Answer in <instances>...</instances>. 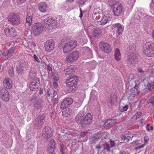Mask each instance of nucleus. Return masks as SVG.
I'll return each mask as SVG.
<instances>
[{
	"label": "nucleus",
	"instance_id": "nucleus-15",
	"mask_svg": "<svg viewBox=\"0 0 154 154\" xmlns=\"http://www.w3.org/2000/svg\"><path fill=\"white\" fill-rule=\"evenodd\" d=\"M52 129L48 126H45L43 130L42 136L45 138L48 139L52 135Z\"/></svg>",
	"mask_w": 154,
	"mask_h": 154
},
{
	"label": "nucleus",
	"instance_id": "nucleus-32",
	"mask_svg": "<svg viewBox=\"0 0 154 154\" xmlns=\"http://www.w3.org/2000/svg\"><path fill=\"white\" fill-rule=\"evenodd\" d=\"M32 16H29L28 14H27L26 18V25L27 26H30L32 24Z\"/></svg>",
	"mask_w": 154,
	"mask_h": 154
},
{
	"label": "nucleus",
	"instance_id": "nucleus-42",
	"mask_svg": "<svg viewBox=\"0 0 154 154\" xmlns=\"http://www.w3.org/2000/svg\"><path fill=\"white\" fill-rule=\"evenodd\" d=\"M147 103L148 104H151L152 106H154V96L149 98L147 100Z\"/></svg>",
	"mask_w": 154,
	"mask_h": 154
},
{
	"label": "nucleus",
	"instance_id": "nucleus-22",
	"mask_svg": "<svg viewBox=\"0 0 154 154\" xmlns=\"http://www.w3.org/2000/svg\"><path fill=\"white\" fill-rule=\"evenodd\" d=\"M38 10L41 12L44 13L47 11V4L45 2H42L38 4Z\"/></svg>",
	"mask_w": 154,
	"mask_h": 154
},
{
	"label": "nucleus",
	"instance_id": "nucleus-53",
	"mask_svg": "<svg viewBox=\"0 0 154 154\" xmlns=\"http://www.w3.org/2000/svg\"><path fill=\"white\" fill-rule=\"evenodd\" d=\"M47 70L50 72H51V73H52V69L51 67L49 64L46 66Z\"/></svg>",
	"mask_w": 154,
	"mask_h": 154
},
{
	"label": "nucleus",
	"instance_id": "nucleus-45",
	"mask_svg": "<svg viewBox=\"0 0 154 154\" xmlns=\"http://www.w3.org/2000/svg\"><path fill=\"white\" fill-rule=\"evenodd\" d=\"M66 149V147L63 144H60V152L62 154H65V151Z\"/></svg>",
	"mask_w": 154,
	"mask_h": 154
},
{
	"label": "nucleus",
	"instance_id": "nucleus-55",
	"mask_svg": "<svg viewBox=\"0 0 154 154\" xmlns=\"http://www.w3.org/2000/svg\"><path fill=\"white\" fill-rule=\"evenodd\" d=\"M53 85L55 89H57L58 85L57 81H54L53 83Z\"/></svg>",
	"mask_w": 154,
	"mask_h": 154
},
{
	"label": "nucleus",
	"instance_id": "nucleus-34",
	"mask_svg": "<svg viewBox=\"0 0 154 154\" xmlns=\"http://www.w3.org/2000/svg\"><path fill=\"white\" fill-rule=\"evenodd\" d=\"M117 100L116 96L112 94L110 95L109 102L110 103L111 105H114L115 103L116 102Z\"/></svg>",
	"mask_w": 154,
	"mask_h": 154
},
{
	"label": "nucleus",
	"instance_id": "nucleus-40",
	"mask_svg": "<svg viewBox=\"0 0 154 154\" xmlns=\"http://www.w3.org/2000/svg\"><path fill=\"white\" fill-rule=\"evenodd\" d=\"M36 72L35 69L34 68H31L29 72L30 75L31 76H34L35 75Z\"/></svg>",
	"mask_w": 154,
	"mask_h": 154
},
{
	"label": "nucleus",
	"instance_id": "nucleus-13",
	"mask_svg": "<svg viewBox=\"0 0 154 154\" xmlns=\"http://www.w3.org/2000/svg\"><path fill=\"white\" fill-rule=\"evenodd\" d=\"M138 58L135 54H130L129 55L127 58V63L131 65L132 66L137 63Z\"/></svg>",
	"mask_w": 154,
	"mask_h": 154
},
{
	"label": "nucleus",
	"instance_id": "nucleus-61",
	"mask_svg": "<svg viewBox=\"0 0 154 154\" xmlns=\"http://www.w3.org/2000/svg\"><path fill=\"white\" fill-rule=\"evenodd\" d=\"M144 139L145 143H146L148 142L149 140L148 137L146 136H145L144 137Z\"/></svg>",
	"mask_w": 154,
	"mask_h": 154
},
{
	"label": "nucleus",
	"instance_id": "nucleus-29",
	"mask_svg": "<svg viewBox=\"0 0 154 154\" xmlns=\"http://www.w3.org/2000/svg\"><path fill=\"white\" fill-rule=\"evenodd\" d=\"M63 109L62 114L63 116L67 117L69 116L71 114L72 111L69 108H66Z\"/></svg>",
	"mask_w": 154,
	"mask_h": 154
},
{
	"label": "nucleus",
	"instance_id": "nucleus-48",
	"mask_svg": "<svg viewBox=\"0 0 154 154\" xmlns=\"http://www.w3.org/2000/svg\"><path fill=\"white\" fill-rule=\"evenodd\" d=\"M97 140V138L95 137H93L90 139V143L91 144L94 143Z\"/></svg>",
	"mask_w": 154,
	"mask_h": 154
},
{
	"label": "nucleus",
	"instance_id": "nucleus-39",
	"mask_svg": "<svg viewBox=\"0 0 154 154\" xmlns=\"http://www.w3.org/2000/svg\"><path fill=\"white\" fill-rule=\"evenodd\" d=\"M77 89V85H75L68 88V91L69 92H72L76 91Z\"/></svg>",
	"mask_w": 154,
	"mask_h": 154
},
{
	"label": "nucleus",
	"instance_id": "nucleus-47",
	"mask_svg": "<svg viewBox=\"0 0 154 154\" xmlns=\"http://www.w3.org/2000/svg\"><path fill=\"white\" fill-rule=\"evenodd\" d=\"M128 108V105H125L124 106L120 107L119 108L121 112H124L126 111Z\"/></svg>",
	"mask_w": 154,
	"mask_h": 154
},
{
	"label": "nucleus",
	"instance_id": "nucleus-9",
	"mask_svg": "<svg viewBox=\"0 0 154 154\" xmlns=\"http://www.w3.org/2000/svg\"><path fill=\"white\" fill-rule=\"evenodd\" d=\"M44 115L40 114L35 119L34 122L35 126L38 128H40L45 122Z\"/></svg>",
	"mask_w": 154,
	"mask_h": 154
},
{
	"label": "nucleus",
	"instance_id": "nucleus-16",
	"mask_svg": "<svg viewBox=\"0 0 154 154\" xmlns=\"http://www.w3.org/2000/svg\"><path fill=\"white\" fill-rule=\"evenodd\" d=\"M0 96L2 99L5 101H8L10 98L9 94L4 88L0 90Z\"/></svg>",
	"mask_w": 154,
	"mask_h": 154
},
{
	"label": "nucleus",
	"instance_id": "nucleus-10",
	"mask_svg": "<svg viewBox=\"0 0 154 154\" xmlns=\"http://www.w3.org/2000/svg\"><path fill=\"white\" fill-rule=\"evenodd\" d=\"M54 42L52 39H49L45 42L44 47L45 50L48 52H51L53 51L55 47Z\"/></svg>",
	"mask_w": 154,
	"mask_h": 154
},
{
	"label": "nucleus",
	"instance_id": "nucleus-58",
	"mask_svg": "<svg viewBox=\"0 0 154 154\" xmlns=\"http://www.w3.org/2000/svg\"><path fill=\"white\" fill-rule=\"evenodd\" d=\"M58 89H53V97H54L57 94V91H58Z\"/></svg>",
	"mask_w": 154,
	"mask_h": 154
},
{
	"label": "nucleus",
	"instance_id": "nucleus-6",
	"mask_svg": "<svg viewBox=\"0 0 154 154\" xmlns=\"http://www.w3.org/2000/svg\"><path fill=\"white\" fill-rule=\"evenodd\" d=\"M16 66V70L19 74L22 73L28 68V63L23 60H20Z\"/></svg>",
	"mask_w": 154,
	"mask_h": 154
},
{
	"label": "nucleus",
	"instance_id": "nucleus-12",
	"mask_svg": "<svg viewBox=\"0 0 154 154\" xmlns=\"http://www.w3.org/2000/svg\"><path fill=\"white\" fill-rule=\"evenodd\" d=\"M4 32L6 35L9 37H13L16 35L15 29L10 26H8L5 29Z\"/></svg>",
	"mask_w": 154,
	"mask_h": 154
},
{
	"label": "nucleus",
	"instance_id": "nucleus-26",
	"mask_svg": "<svg viewBox=\"0 0 154 154\" xmlns=\"http://www.w3.org/2000/svg\"><path fill=\"white\" fill-rule=\"evenodd\" d=\"M57 25V23L56 20L53 17L51 22L48 25L47 29L49 30H51L52 29L55 28Z\"/></svg>",
	"mask_w": 154,
	"mask_h": 154
},
{
	"label": "nucleus",
	"instance_id": "nucleus-11",
	"mask_svg": "<svg viewBox=\"0 0 154 154\" xmlns=\"http://www.w3.org/2000/svg\"><path fill=\"white\" fill-rule=\"evenodd\" d=\"M39 83V80L38 78L37 77L34 78L29 85V88L31 91H35L38 88Z\"/></svg>",
	"mask_w": 154,
	"mask_h": 154
},
{
	"label": "nucleus",
	"instance_id": "nucleus-1",
	"mask_svg": "<svg viewBox=\"0 0 154 154\" xmlns=\"http://www.w3.org/2000/svg\"><path fill=\"white\" fill-rule=\"evenodd\" d=\"M85 113L83 111L79 112L76 116L75 120L78 123H79L81 126L84 128L90 125L92 120V116L91 113H87L84 118Z\"/></svg>",
	"mask_w": 154,
	"mask_h": 154
},
{
	"label": "nucleus",
	"instance_id": "nucleus-63",
	"mask_svg": "<svg viewBox=\"0 0 154 154\" xmlns=\"http://www.w3.org/2000/svg\"><path fill=\"white\" fill-rule=\"evenodd\" d=\"M66 86L67 87H68V88H70V87L71 86V87H72V86H74V85H77V84H75V83H70V85H67V82H66Z\"/></svg>",
	"mask_w": 154,
	"mask_h": 154
},
{
	"label": "nucleus",
	"instance_id": "nucleus-21",
	"mask_svg": "<svg viewBox=\"0 0 154 154\" xmlns=\"http://www.w3.org/2000/svg\"><path fill=\"white\" fill-rule=\"evenodd\" d=\"M3 83L4 87L7 89H10L12 87V82L11 80L8 78H5Z\"/></svg>",
	"mask_w": 154,
	"mask_h": 154
},
{
	"label": "nucleus",
	"instance_id": "nucleus-56",
	"mask_svg": "<svg viewBox=\"0 0 154 154\" xmlns=\"http://www.w3.org/2000/svg\"><path fill=\"white\" fill-rule=\"evenodd\" d=\"M87 0H80L78 3V4L82 5L85 4Z\"/></svg>",
	"mask_w": 154,
	"mask_h": 154
},
{
	"label": "nucleus",
	"instance_id": "nucleus-60",
	"mask_svg": "<svg viewBox=\"0 0 154 154\" xmlns=\"http://www.w3.org/2000/svg\"><path fill=\"white\" fill-rule=\"evenodd\" d=\"M33 57L35 60L37 62L39 63L40 62L39 60L36 55H34L33 56Z\"/></svg>",
	"mask_w": 154,
	"mask_h": 154
},
{
	"label": "nucleus",
	"instance_id": "nucleus-37",
	"mask_svg": "<svg viewBox=\"0 0 154 154\" xmlns=\"http://www.w3.org/2000/svg\"><path fill=\"white\" fill-rule=\"evenodd\" d=\"M137 70L138 72V75H139L141 78L145 75L146 72L143 70L139 68L137 69Z\"/></svg>",
	"mask_w": 154,
	"mask_h": 154
},
{
	"label": "nucleus",
	"instance_id": "nucleus-35",
	"mask_svg": "<svg viewBox=\"0 0 154 154\" xmlns=\"http://www.w3.org/2000/svg\"><path fill=\"white\" fill-rule=\"evenodd\" d=\"M140 92V88L138 85L136 84L135 87L133 88V89L132 90V92L133 93L134 95H137Z\"/></svg>",
	"mask_w": 154,
	"mask_h": 154
},
{
	"label": "nucleus",
	"instance_id": "nucleus-27",
	"mask_svg": "<svg viewBox=\"0 0 154 154\" xmlns=\"http://www.w3.org/2000/svg\"><path fill=\"white\" fill-rule=\"evenodd\" d=\"M110 17L109 16L107 15H104L100 22V24L104 25L110 21Z\"/></svg>",
	"mask_w": 154,
	"mask_h": 154
},
{
	"label": "nucleus",
	"instance_id": "nucleus-50",
	"mask_svg": "<svg viewBox=\"0 0 154 154\" xmlns=\"http://www.w3.org/2000/svg\"><path fill=\"white\" fill-rule=\"evenodd\" d=\"M142 112H139L136 113L135 116L134 117V119H137L139 118L141 115Z\"/></svg>",
	"mask_w": 154,
	"mask_h": 154
},
{
	"label": "nucleus",
	"instance_id": "nucleus-3",
	"mask_svg": "<svg viewBox=\"0 0 154 154\" xmlns=\"http://www.w3.org/2000/svg\"><path fill=\"white\" fill-rule=\"evenodd\" d=\"M144 54L148 57H151L154 54V42H146L143 47Z\"/></svg>",
	"mask_w": 154,
	"mask_h": 154
},
{
	"label": "nucleus",
	"instance_id": "nucleus-59",
	"mask_svg": "<svg viewBox=\"0 0 154 154\" xmlns=\"http://www.w3.org/2000/svg\"><path fill=\"white\" fill-rule=\"evenodd\" d=\"M82 103V101L80 100H78L77 102H76L75 103V104H76V106L77 107H79L81 105Z\"/></svg>",
	"mask_w": 154,
	"mask_h": 154
},
{
	"label": "nucleus",
	"instance_id": "nucleus-23",
	"mask_svg": "<svg viewBox=\"0 0 154 154\" xmlns=\"http://www.w3.org/2000/svg\"><path fill=\"white\" fill-rule=\"evenodd\" d=\"M116 120L115 119H108L105 123L104 125V127L108 129L112 127L116 123Z\"/></svg>",
	"mask_w": 154,
	"mask_h": 154
},
{
	"label": "nucleus",
	"instance_id": "nucleus-18",
	"mask_svg": "<svg viewBox=\"0 0 154 154\" xmlns=\"http://www.w3.org/2000/svg\"><path fill=\"white\" fill-rule=\"evenodd\" d=\"M78 77L74 75L69 76L66 79V82H67V85H70V83L77 84L78 82Z\"/></svg>",
	"mask_w": 154,
	"mask_h": 154
},
{
	"label": "nucleus",
	"instance_id": "nucleus-62",
	"mask_svg": "<svg viewBox=\"0 0 154 154\" xmlns=\"http://www.w3.org/2000/svg\"><path fill=\"white\" fill-rule=\"evenodd\" d=\"M109 142H110V144L111 147H112L114 146L115 145V143L114 141H112V140H110V141Z\"/></svg>",
	"mask_w": 154,
	"mask_h": 154
},
{
	"label": "nucleus",
	"instance_id": "nucleus-30",
	"mask_svg": "<svg viewBox=\"0 0 154 154\" xmlns=\"http://www.w3.org/2000/svg\"><path fill=\"white\" fill-rule=\"evenodd\" d=\"M102 32L99 29H95L92 32V37L98 38Z\"/></svg>",
	"mask_w": 154,
	"mask_h": 154
},
{
	"label": "nucleus",
	"instance_id": "nucleus-17",
	"mask_svg": "<svg viewBox=\"0 0 154 154\" xmlns=\"http://www.w3.org/2000/svg\"><path fill=\"white\" fill-rule=\"evenodd\" d=\"M73 102V99L72 98H67L64 100L62 102L60 107L63 109L66 108H69V107L72 104Z\"/></svg>",
	"mask_w": 154,
	"mask_h": 154
},
{
	"label": "nucleus",
	"instance_id": "nucleus-41",
	"mask_svg": "<svg viewBox=\"0 0 154 154\" xmlns=\"http://www.w3.org/2000/svg\"><path fill=\"white\" fill-rule=\"evenodd\" d=\"M13 2L16 3L17 5H21L25 3L26 0H13Z\"/></svg>",
	"mask_w": 154,
	"mask_h": 154
},
{
	"label": "nucleus",
	"instance_id": "nucleus-43",
	"mask_svg": "<svg viewBox=\"0 0 154 154\" xmlns=\"http://www.w3.org/2000/svg\"><path fill=\"white\" fill-rule=\"evenodd\" d=\"M37 97L36 96V95L35 94H34L32 96L31 99H30V101L32 103H35V102H36V100L38 99H37Z\"/></svg>",
	"mask_w": 154,
	"mask_h": 154
},
{
	"label": "nucleus",
	"instance_id": "nucleus-38",
	"mask_svg": "<svg viewBox=\"0 0 154 154\" xmlns=\"http://www.w3.org/2000/svg\"><path fill=\"white\" fill-rule=\"evenodd\" d=\"M62 129V132L63 133H65L66 134L70 135L72 133L73 131L72 129H70L68 130L66 128H61Z\"/></svg>",
	"mask_w": 154,
	"mask_h": 154
},
{
	"label": "nucleus",
	"instance_id": "nucleus-33",
	"mask_svg": "<svg viewBox=\"0 0 154 154\" xmlns=\"http://www.w3.org/2000/svg\"><path fill=\"white\" fill-rule=\"evenodd\" d=\"M114 55L115 59L118 61H119L121 58V55L118 49H116Z\"/></svg>",
	"mask_w": 154,
	"mask_h": 154
},
{
	"label": "nucleus",
	"instance_id": "nucleus-49",
	"mask_svg": "<svg viewBox=\"0 0 154 154\" xmlns=\"http://www.w3.org/2000/svg\"><path fill=\"white\" fill-rule=\"evenodd\" d=\"M148 88L149 90H151L154 88V82L149 83L147 85Z\"/></svg>",
	"mask_w": 154,
	"mask_h": 154
},
{
	"label": "nucleus",
	"instance_id": "nucleus-51",
	"mask_svg": "<svg viewBox=\"0 0 154 154\" xmlns=\"http://www.w3.org/2000/svg\"><path fill=\"white\" fill-rule=\"evenodd\" d=\"M9 74L11 77H13L14 75L13 68L12 67H11V69H9Z\"/></svg>",
	"mask_w": 154,
	"mask_h": 154
},
{
	"label": "nucleus",
	"instance_id": "nucleus-20",
	"mask_svg": "<svg viewBox=\"0 0 154 154\" xmlns=\"http://www.w3.org/2000/svg\"><path fill=\"white\" fill-rule=\"evenodd\" d=\"M113 26L117 30L116 34L117 36L122 33L124 28V26L120 23H117L113 25Z\"/></svg>",
	"mask_w": 154,
	"mask_h": 154
},
{
	"label": "nucleus",
	"instance_id": "nucleus-24",
	"mask_svg": "<svg viewBox=\"0 0 154 154\" xmlns=\"http://www.w3.org/2000/svg\"><path fill=\"white\" fill-rule=\"evenodd\" d=\"M55 143L54 140H51L47 149L48 152H54L55 149Z\"/></svg>",
	"mask_w": 154,
	"mask_h": 154
},
{
	"label": "nucleus",
	"instance_id": "nucleus-54",
	"mask_svg": "<svg viewBox=\"0 0 154 154\" xmlns=\"http://www.w3.org/2000/svg\"><path fill=\"white\" fill-rule=\"evenodd\" d=\"M87 133V132L86 131L82 132L80 133V135L82 137H84L85 136Z\"/></svg>",
	"mask_w": 154,
	"mask_h": 154
},
{
	"label": "nucleus",
	"instance_id": "nucleus-4",
	"mask_svg": "<svg viewBox=\"0 0 154 154\" xmlns=\"http://www.w3.org/2000/svg\"><path fill=\"white\" fill-rule=\"evenodd\" d=\"M77 44V42L75 40H70L64 45L63 47V52L64 53H66L71 51L76 47Z\"/></svg>",
	"mask_w": 154,
	"mask_h": 154
},
{
	"label": "nucleus",
	"instance_id": "nucleus-7",
	"mask_svg": "<svg viewBox=\"0 0 154 154\" xmlns=\"http://www.w3.org/2000/svg\"><path fill=\"white\" fill-rule=\"evenodd\" d=\"M8 18L9 22L12 25L17 26L20 23V17L17 14H11Z\"/></svg>",
	"mask_w": 154,
	"mask_h": 154
},
{
	"label": "nucleus",
	"instance_id": "nucleus-19",
	"mask_svg": "<svg viewBox=\"0 0 154 154\" xmlns=\"http://www.w3.org/2000/svg\"><path fill=\"white\" fill-rule=\"evenodd\" d=\"M76 69V67L73 65H71L68 66L64 70V73L67 75H70V74H73Z\"/></svg>",
	"mask_w": 154,
	"mask_h": 154
},
{
	"label": "nucleus",
	"instance_id": "nucleus-46",
	"mask_svg": "<svg viewBox=\"0 0 154 154\" xmlns=\"http://www.w3.org/2000/svg\"><path fill=\"white\" fill-rule=\"evenodd\" d=\"M49 88L45 90V95L47 97H50L51 94V91Z\"/></svg>",
	"mask_w": 154,
	"mask_h": 154
},
{
	"label": "nucleus",
	"instance_id": "nucleus-28",
	"mask_svg": "<svg viewBox=\"0 0 154 154\" xmlns=\"http://www.w3.org/2000/svg\"><path fill=\"white\" fill-rule=\"evenodd\" d=\"M52 19H53V17H46L43 20V23H44L45 28L46 29H47L48 27V25L52 20Z\"/></svg>",
	"mask_w": 154,
	"mask_h": 154
},
{
	"label": "nucleus",
	"instance_id": "nucleus-57",
	"mask_svg": "<svg viewBox=\"0 0 154 154\" xmlns=\"http://www.w3.org/2000/svg\"><path fill=\"white\" fill-rule=\"evenodd\" d=\"M146 129L147 131H149L150 130H152L153 129V128L152 126H150L149 125V124H147L146 126Z\"/></svg>",
	"mask_w": 154,
	"mask_h": 154
},
{
	"label": "nucleus",
	"instance_id": "nucleus-36",
	"mask_svg": "<svg viewBox=\"0 0 154 154\" xmlns=\"http://www.w3.org/2000/svg\"><path fill=\"white\" fill-rule=\"evenodd\" d=\"M53 81L57 82L59 80V75L58 73H55L51 75Z\"/></svg>",
	"mask_w": 154,
	"mask_h": 154
},
{
	"label": "nucleus",
	"instance_id": "nucleus-52",
	"mask_svg": "<svg viewBox=\"0 0 154 154\" xmlns=\"http://www.w3.org/2000/svg\"><path fill=\"white\" fill-rule=\"evenodd\" d=\"M121 139L122 141H123L122 142L126 143L128 142V139H127V137L125 135H122L121 137Z\"/></svg>",
	"mask_w": 154,
	"mask_h": 154
},
{
	"label": "nucleus",
	"instance_id": "nucleus-31",
	"mask_svg": "<svg viewBox=\"0 0 154 154\" xmlns=\"http://www.w3.org/2000/svg\"><path fill=\"white\" fill-rule=\"evenodd\" d=\"M42 98L38 99L36 103H35L34 106L35 108L37 109H40L42 106Z\"/></svg>",
	"mask_w": 154,
	"mask_h": 154
},
{
	"label": "nucleus",
	"instance_id": "nucleus-8",
	"mask_svg": "<svg viewBox=\"0 0 154 154\" xmlns=\"http://www.w3.org/2000/svg\"><path fill=\"white\" fill-rule=\"evenodd\" d=\"M79 57V54L76 51H74L67 55L66 61L67 63H71L77 60Z\"/></svg>",
	"mask_w": 154,
	"mask_h": 154
},
{
	"label": "nucleus",
	"instance_id": "nucleus-2",
	"mask_svg": "<svg viewBox=\"0 0 154 154\" xmlns=\"http://www.w3.org/2000/svg\"><path fill=\"white\" fill-rule=\"evenodd\" d=\"M109 5L114 15L116 16L121 15L125 11L122 4L117 2L114 1L112 3L109 2Z\"/></svg>",
	"mask_w": 154,
	"mask_h": 154
},
{
	"label": "nucleus",
	"instance_id": "nucleus-14",
	"mask_svg": "<svg viewBox=\"0 0 154 154\" xmlns=\"http://www.w3.org/2000/svg\"><path fill=\"white\" fill-rule=\"evenodd\" d=\"M100 49L106 53H110L112 48L109 44L104 42H101L100 43Z\"/></svg>",
	"mask_w": 154,
	"mask_h": 154
},
{
	"label": "nucleus",
	"instance_id": "nucleus-44",
	"mask_svg": "<svg viewBox=\"0 0 154 154\" xmlns=\"http://www.w3.org/2000/svg\"><path fill=\"white\" fill-rule=\"evenodd\" d=\"M102 147L104 150H106L107 151H109L110 150V147L109 144L107 143H105L102 145Z\"/></svg>",
	"mask_w": 154,
	"mask_h": 154
},
{
	"label": "nucleus",
	"instance_id": "nucleus-64",
	"mask_svg": "<svg viewBox=\"0 0 154 154\" xmlns=\"http://www.w3.org/2000/svg\"><path fill=\"white\" fill-rule=\"evenodd\" d=\"M134 79L133 75L132 74H130L129 76V79L132 80Z\"/></svg>",
	"mask_w": 154,
	"mask_h": 154
},
{
	"label": "nucleus",
	"instance_id": "nucleus-5",
	"mask_svg": "<svg viewBox=\"0 0 154 154\" xmlns=\"http://www.w3.org/2000/svg\"><path fill=\"white\" fill-rule=\"evenodd\" d=\"M44 29H45V26L40 23L33 24L32 28L33 32L35 36L39 35Z\"/></svg>",
	"mask_w": 154,
	"mask_h": 154
},
{
	"label": "nucleus",
	"instance_id": "nucleus-25",
	"mask_svg": "<svg viewBox=\"0 0 154 154\" xmlns=\"http://www.w3.org/2000/svg\"><path fill=\"white\" fill-rule=\"evenodd\" d=\"M14 48H12L11 49H9L8 51L7 50L4 51L2 54V55L4 56L6 58L8 59L14 54Z\"/></svg>",
	"mask_w": 154,
	"mask_h": 154
}]
</instances>
